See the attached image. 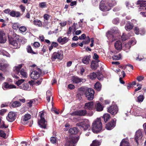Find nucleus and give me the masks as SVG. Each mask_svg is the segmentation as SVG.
I'll return each instance as SVG.
<instances>
[{
	"mask_svg": "<svg viewBox=\"0 0 146 146\" xmlns=\"http://www.w3.org/2000/svg\"><path fill=\"white\" fill-rule=\"evenodd\" d=\"M92 126V130L94 133H97L100 131L102 128V123L100 118H97L94 122Z\"/></svg>",
	"mask_w": 146,
	"mask_h": 146,
	"instance_id": "nucleus-1",
	"label": "nucleus"
},
{
	"mask_svg": "<svg viewBox=\"0 0 146 146\" xmlns=\"http://www.w3.org/2000/svg\"><path fill=\"white\" fill-rule=\"evenodd\" d=\"M22 66L21 64L19 65L18 66H16L14 67L13 70L21 77L27 78V75L24 69H22L20 71H19Z\"/></svg>",
	"mask_w": 146,
	"mask_h": 146,
	"instance_id": "nucleus-2",
	"label": "nucleus"
},
{
	"mask_svg": "<svg viewBox=\"0 0 146 146\" xmlns=\"http://www.w3.org/2000/svg\"><path fill=\"white\" fill-rule=\"evenodd\" d=\"M76 125L81 130L86 131L90 127V124L88 119H85L83 121L77 123Z\"/></svg>",
	"mask_w": 146,
	"mask_h": 146,
	"instance_id": "nucleus-3",
	"label": "nucleus"
},
{
	"mask_svg": "<svg viewBox=\"0 0 146 146\" xmlns=\"http://www.w3.org/2000/svg\"><path fill=\"white\" fill-rule=\"evenodd\" d=\"M79 139V136L70 137L66 143L65 146H75Z\"/></svg>",
	"mask_w": 146,
	"mask_h": 146,
	"instance_id": "nucleus-4",
	"label": "nucleus"
},
{
	"mask_svg": "<svg viewBox=\"0 0 146 146\" xmlns=\"http://www.w3.org/2000/svg\"><path fill=\"white\" fill-rule=\"evenodd\" d=\"M44 113H41L40 115V120L38 121V124L42 128H45L46 127L47 122L45 120L44 117Z\"/></svg>",
	"mask_w": 146,
	"mask_h": 146,
	"instance_id": "nucleus-5",
	"label": "nucleus"
},
{
	"mask_svg": "<svg viewBox=\"0 0 146 146\" xmlns=\"http://www.w3.org/2000/svg\"><path fill=\"white\" fill-rule=\"evenodd\" d=\"M63 52L61 50H60L57 52H54L52 54L51 59L52 60L57 59L61 60L63 58Z\"/></svg>",
	"mask_w": 146,
	"mask_h": 146,
	"instance_id": "nucleus-6",
	"label": "nucleus"
},
{
	"mask_svg": "<svg viewBox=\"0 0 146 146\" xmlns=\"http://www.w3.org/2000/svg\"><path fill=\"white\" fill-rule=\"evenodd\" d=\"M94 90L90 88H88L86 92L85 95L87 99L89 100H92L94 97Z\"/></svg>",
	"mask_w": 146,
	"mask_h": 146,
	"instance_id": "nucleus-7",
	"label": "nucleus"
},
{
	"mask_svg": "<svg viewBox=\"0 0 146 146\" xmlns=\"http://www.w3.org/2000/svg\"><path fill=\"white\" fill-rule=\"evenodd\" d=\"M99 7L100 9L104 11H108L110 9V7L108 5V3L105 2V0H102L101 2Z\"/></svg>",
	"mask_w": 146,
	"mask_h": 146,
	"instance_id": "nucleus-8",
	"label": "nucleus"
},
{
	"mask_svg": "<svg viewBox=\"0 0 146 146\" xmlns=\"http://www.w3.org/2000/svg\"><path fill=\"white\" fill-rule=\"evenodd\" d=\"M108 111L113 115L117 114L118 111V108L116 105H112L108 108Z\"/></svg>",
	"mask_w": 146,
	"mask_h": 146,
	"instance_id": "nucleus-9",
	"label": "nucleus"
},
{
	"mask_svg": "<svg viewBox=\"0 0 146 146\" xmlns=\"http://www.w3.org/2000/svg\"><path fill=\"white\" fill-rule=\"evenodd\" d=\"M86 114L87 111L86 110H79L76 111L72 113H70V115L72 116H84Z\"/></svg>",
	"mask_w": 146,
	"mask_h": 146,
	"instance_id": "nucleus-10",
	"label": "nucleus"
},
{
	"mask_svg": "<svg viewBox=\"0 0 146 146\" xmlns=\"http://www.w3.org/2000/svg\"><path fill=\"white\" fill-rule=\"evenodd\" d=\"M142 136V130L139 129L136 132L135 139L137 145L139 143L138 141L141 139Z\"/></svg>",
	"mask_w": 146,
	"mask_h": 146,
	"instance_id": "nucleus-11",
	"label": "nucleus"
},
{
	"mask_svg": "<svg viewBox=\"0 0 146 146\" xmlns=\"http://www.w3.org/2000/svg\"><path fill=\"white\" fill-rule=\"evenodd\" d=\"M16 114L15 112H10L9 113L8 116L6 117L7 119L10 122L13 121L16 118Z\"/></svg>",
	"mask_w": 146,
	"mask_h": 146,
	"instance_id": "nucleus-12",
	"label": "nucleus"
},
{
	"mask_svg": "<svg viewBox=\"0 0 146 146\" xmlns=\"http://www.w3.org/2000/svg\"><path fill=\"white\" fill-rule=\"evenodd\" d=\"M118 29L116 27H114L110 31H108L106 34V36L108 39H111L113 37L112 33H117Z\"/></svg>",
	"mask_w": 146,
	"mask_h": 146,
	"instance_id": "nucleus-13",
	"label": "nucleus"
},
{
	"mask_svg": "<svg viewBox=\"0 0 146 146\" xmlns=\"http://www.w3.org/2000/svg\"><path fill=\"white\" fill-rule=\"evenodd\" d=\"M116 119H112L107 124L106 126V128L108 130H110L113 128L115 126L116 124Z\"/></svg>",
	"mask_w": 146,
	"mask_h": 146,
	"instance_id": "nucleus-14",
	"label": "nucleus"
},
{
	"mask_svg": "<svg viewBox=\"0 0 146 146\" xmlns=\"http://www.w3.org/2000/svg\"><path fill=\"white\" fill-rule=\"evenodd\" d=\"M94 104L93 102L91 101L85 104L84 108L85 109L92 110L94 108Z\"/></svg>",
	"mask_w": 146,
	"mask_h": 146,
	"instance_id": "nucleus-15",
	"label": "nucleus"
},
{
	"mask_svg": "<svg viewBox=\"0 0 146 146\" xmlns=\"http://www.w3.org/2000/svg\"><path fill=\"white\" fill-rule=\"evenodd\" d=\"M39 73L36 70H33L30 74L31 78L34 79H37L40 77Z\"/></svg>",
	"mask_w": 146,
	"mask_h": 146,
	"instance_id": "nucleus-16",
	"label": "nucleus"
},
{
	"mask_svg": "<svg viewBox=\"0 0 146 146\" xmlns=\"http://www.w3.org/2000/svg\"><path fill=\"white\" fill-rule=\"evenodd\" d=\"M2 88L4 90H5L7 89L15 88L16 87L14 85L9 84L7 82H5L2 85Z\"/></svg>",
	"mask_w": 146,
	"mask_h": 146,
	"instance_id": "nucleus-17",
	"label": "nucleus"
},
{
	"mask_svg": "<svg viewBox=\"0 0 146 146\" xmlns=\"http://www.w3.org/2000/svg\"><path fill=\"white\" fill-rule=\"evenodd\" d=\"M31 117V116L30 114H25L22 117L21 119L22 123L24 124L26 123L28 121Z\"/></svg>",
	"mask_w": 146,
	"mask_h": 146,
	"instance_id": "nucleus-18",
	"label": "nucleus"
},
{
	"mask_svg": "<svg viewBox=\"0 0 146 146\" xmlns=\"http://www.w3.org/2000/svg\"><path fill=\"white\" fill-rule=\"evenodd\" d=\"M105 2L108 3V5L110 8L116 5V2L114 0H105Z\"/></svg>",
	"mask_w": 146,
	"mask_h": 146,
	"instance_id": "nucleus-19",
	"label": "nucleus"
},
{
	"mask_svg": "<svg viewBox=\"0 0 146 146\" xmlns=\"http://www.w3.org/2000/svg\"><path fill=\"white\" fill-rule=\"evenodd\" d=\"M9 15L12 17H18L20 16L21 14L19 12L12 11L10 12Z\"/></svg>",
	"mask_w": 146,
	"mask_h": 146,
	"instance_id": "nucleus-20",
	"label": "nucleus"
},
{
	"mask_svg": "<svg viewBox=\"0 0 146 146\" xmlns=\"http://www.w3.org/2000/svg\"><path fill=\"white\" fill-rule=\"evenodd\" d=\"M57 41L59 43H61L62 44H64L66 43L68 41V39L66 37L63 38L60 37L58 39Z\"/></svg>",
	"mask_w": 146,
	"mask_h": 146,
	"instance_id": "nucleus-21",
	"label": "nucleus"
},
{
	"mask_svg": "<svg viewBox=\"0 0 146 146\" xmlns=\"http://www.w3.org/2000/svg\"><path fill=\"white\" fill-rule=\"evenodd\" d=\"M83 79L80 78L77 76L74 77L72 78V81L74 83L78 84L82 82Z\"/></svg>",
	"mask_w": 146,
	"mask_h": 146,
	"instance_id": "nucleus-22",
	"label": "nucleus"
},
{
	"mask_svg": "<svg viewBox=\"0 0 146 146\" xmlns=\"http://www.w3.org/2000/svg\"><path fill=\"white\" fill-rule=\"evenodd\" d=\"M115 47L117 50H120L122 48V43L120 41H117L115 43Z\"/></svg>",
	"mask_w": 146,
	"mask_h": 146,
	"instance_id": "nucleus-23",
	"label": "nucleus"
},
{
	"mask_svg": "<svg viewBox=\"0 0 146 146\" xmlns=\"http://www.w3.org/2000/svg\"><path fill=\"white\" fill-rule=\"evenodd\" d=\"M96 110L98 111H102L103 109V108L102 105L98 102H97L95 105Z\"/></svg>",
	"mask_w": 146,
	"mask_h": 146,
	"instance_id": "nucleus-24",
	"label": "nucleus"
},
{
	"mask_svg": "<svg viewBox=\"0 0 146 146\" xmlns=\"http://www.w3.org/2000/svg\"><path fill=\"white\" fill-rule=\"evenodd\" d=\"M133 27V26L132 23L128 22L126 24L125 26V28L127 31H129L132 29Z\"/></svg>",
	"mask_w": 146,
	"mask_h": 146,
	"instance_id": "nucleus-25",
	"label": "nucleus"
},
{
	"mask_svg": "<svg viewBox=\"0 0 146 146\" xmlns=\"http://www.w3.org/2000/svg\"><path fill=\"white\" fill-rule=\"evenodd\" d=\"M21 89L25 90H29L31 89V88L29 86V85L27 84H22L19 86Z\"/></svg>",
	"mask_w": 146,
	"mask_h": 146,
	"instance_id": "nucleus-26",
	"label": "nucleus"
},
{
	"mask_svg": "<svg viewBox=\"0 0 146 146\" xmlns=\"http://www.w3.org/2000/svg\"><path fill=\"white\" fill-rule=\"evenodd\" d=\"M77 25V23H74L73 25L72 26V27L73 29V33L75 32V34L76 35H78L81 33V32L80 30H77L76 31V30L77 29V28L76 27V26Z\"/></svg>",
	"mask_w": 146,
	"mask_h": 146,
	"instance_id": "nucleus-27",
	"label": "nucleus"
},
{
	"mask_svg": "<svg viewBox=\"0 0 146 146\" xmlns=\"http://www.w3.org/2000/svg\"><path fill=\"white\" fill-rule=\"evenodd\" d=\"M36 100L35 99L27 100L26 102L27 106L29 107H31L32 106V105L35 103Z\"/></svg>",
	"mask_w": 146,
	"mask_h": 146,
	"instance_id": "nucleus-28",
	"label": "nucleus"
},
{
	"mask_svg": "<svg viewBox=\"0 0 146 146\" xmlns=\"http://www.w3.org/2000/svg\"><path fill=\"white\" fill-rule=\"evenodd\" d=\"M78 130L76 127L70 128L69 130V132L71 134H75L77 133Z\"/></svg>",
	"mask_w": 146,
	"mask_h": 146,
	"instance_id": "nucleus-29",
	"label": "nucleus"
},
{
	"mask_svg": "<svg viewBox=\"0 0 146 146\" xmlns=\"http://www.w3.org/2000/svg\"><path fill=\"white\" fill-rule=\"evenodd\" d=\"M120 146H130L128 141L125 139H123L120 143Z\"/></svg>",
	"mask_w": 146,
	"mask_h": 146,
	"instance_id": "nucleus-30",
	"label": "nucleus"
},
{
	"mask_svg": "<svg viewBox=\"0 0 146 146\" xmlns=\"http://www.w3.org/2000/svg\"><path fill=\"white\" fill-rule=\"evenodd\" d=\"M97 62H96L95 61H92L91 64V67L94 70H96L98 65Z\"/></svg>",
	"mask_w": 146,
	"mask_h": 146,
	"instance_id": "nucleus-31",
	"label": "nucleus"
},
{
	"mask_svg": "<svg viewBox=\"0 0 146 146\" xmlns=\"http://www.w3.org/2000/svg\"><path fill=\"white\" fill-rule=\"evenodd\" d=\"M3 33L2 31H0V43H4L6 41V40L3 37Z\"/></svg>",
	"mask_w": 146,
	"mask_h": 146,
	"instance_id": "nucleus-32",
	"label": "nucleus"
},
{
	"mask_svg": "<svg viewBox=\"0 0 146 146\" xmlns=\"http://www.w3.org/2000/svg\"><path fill=\"white\" fill-rule=\"evenodd\" d=\"M101 85L99 82H97L95 84L94 87L98 91H100L101 88Z\"/></svg>",
	"mask_w": 146,
	"mask_h": 146,
	"instance_id": "nucleus-33",
	"label": "nucleus"
},
{
	"mask_svg": "<svg viewBox=\"0 0 146 146\" xmlns=\"http://www.w3.org/2000/svg\"><path fill=\"white\" fill-rule=\"evenodd\" d=\"M82 62L84 64H88L90 61V57L89 56H85L82 60Z\"/></svg>",
	"mask_w": 146,
	"mask_h": 146,
	"instance_id": "nucleus-34",
	"label": "nucleus"
},
{
	"mask_svg": "<svg viewBox=\"0 0 146 146\" xmlns=\"http://www.w3.org/2000/svg\"><path fill=\"white\" fill-rule=\"evenodd\" d=\"M21 105V103L19 102L15 101L12 103L11 106L15 108L19 107Z\"/></svg>",
	"mask_w": 146,
	"mask_h": 146,
	"instance_id": "nucleus-35",
	"label": "nucleus"
},
{
	"mask_svg": "<svg viewBox=\"0 0 146 146\" xmlns=\"http://www.w3.org/2000/svg\"><path fill=\"white\" fill-rule=\"evenodd\" d=\"M101 143L98 140H94L92 143L91 144L90 146H98L100 145Z\"/></svg>",
	"mask_w": 146,
	"mask_h": 146,
	"instance_id": "nucleus-36",
	"label": "nucleus"
},
{
	"mask_svg": "<svg viewBox=\"0 0 146 146\" xmlns=\"http://www.w3.org/2000/svg\"><path fill=\"white\" fill-rule=\"evenodd\" d=\"M105 122H106L110 118V115L108 113L105 114L103 116Z\"/></svg>",
	"mask_w": 146,
	"mask_h": 146,
	"instance_id": "nucleus-37",
	"label": "nucleus"
},
{
	"mask_svg": "<svg viewBox=\"0 0 146 146\" xmlns=\"http://www.w3.org/2000/svg\"><path fill=\"white\" fill-rule=\"evenodd\" d=\"M10 43L11 44L14 46V48H19L17 42L16 40H13L11 41Z\"/></svg>",
	"mask_w": 146,
	"mask_h": 146,
	"instance_id": "nucleus-38",
	"label": "nucleus"
},
{
	"mask_svg": "<svg viewBox=\"0 0 146 146\" xmlns=\"http://www.w3.org/2000/svg\"><path fill=\"white\" fill-rule=\"evenodd\" d=\"M137 3L140 5L141 6H146V1L139 0L137 1Z\"/></svg>",
	"mask_w": 146,
	"mask_h": 146,
	"instance_id": "nucleus-39",
	"label": "nucleus"
},
{
	"mask_svg": "<svg viewBox=\"0 0 146 146\" xmlns=\"http://www.w3.org/2000/svg\"><path fill=\"white\" fill-rule=\"evenodd\" d=\"M34 24L38 27H40L42 25V23L40 21L37 19L34 20Z\"/></svg>",
	"mask_w": 146,
	"mask_h": 146,
	"instance_id": "nucleus-40",
	"label": "nucleus"
},
{
	"mask_svg": "<svg viewBox=\"0 0 146 146\" xmlns=\"http://www.w3.org/2000/svg\"><path fill=\"white\" fill-rule=\"evenodd\" d=\"M121 57V54H119L118 55H114L112 57L113 59L114 60H117L120 59Z\"/></svg>",
	"mask_w": 146,
	"mask_h": 146,
	"instance_id": "nucleus-41",
	"label": "nucleus"
},
{
	"mask_svg": "<svg viewBox=\"0 0 146 146\" xmlns=\"http://www.w3.org/2000/svg\"><path fill=\"white\" fill-rule=\"evenodd\" d=\"M57 141V138L55 136L52 137L50 138V142L52 144L56 143Z\"/></svg>",
	"mask_w": 146,
	"mask_h": 146,
	"instance_id": "nucleus-42",
	"label": "nucleus"
},
{
	"mask_svg": "<svg viewBox=\"0 0 146 146\" xmlns=\"http://www.w3.org/2000/svg\"><path fill=\"white\" fill-rule=\"evenodd\" d=\"M52 96L51 92L49 91H48L46 92V100L48 102L50 100V97Z\"/></svg>",
	"mask_w": 146,
	"mask_h": 146,
	"instance_id": "nucleus-43",
	"label": "nucleus"
},
{
	"mask_svg": "<svg viewBox=\"0 0 146 146\" xmlns=\"http://www.w3.org/2000/svg\"><path fill=\"white\" fill-rule=\"evenodd\" d=\"M7 66V65L1 62L0 61V70H4Z\"/></svg>",
	"mask_w": 146,
	"mask_h": 146,
	"instance_id": "nucleus-44",
	"label": "nucleus"
},
{
	"mask_svg": "<svg viewBox=\"0 0 146 146\" xmlns=\"http://www.w3.org/2000/svg\"><path fill=\"white\" fill-rule=\"evenodd\" d=\"M27 50L28 53L35 54L36 53L33 51L32 50V48L30 46H27Z\"/></svg>",
	"mask_w": 146,
	"mask_h": 146,
	"instance_id": "nucleus-45",
	"label": "nucleus"
},
{
	"mask_svg": "<svg viewBox=\"0 0 146 146\" xmlns=\"http://www.w3.org/2000/svg\"><path fill=\"white\" fill-rule=\"evenodd\" d=\"M8 127L7 126H6L5 124V122L0 118V127L1 128H6Z\"/></svg>",
	"mask_w": 146,
	"mask_h": 146,
	"instance_id": "nucleus-46",
	"label": "nucleus"
},
{
	"mask_svg": "<svg viewBox=\"0 0 146 146\" xmlns=\"http://www.w3.org/2000/svg\"><path fill=\"white\" fill-rule=\"evenodd\" d=\"M144 99V97L142 95H141L137 97V102H143Z\"/></svg>",
	"mask_w": 146,
	"mask_h": 146,
	"instance_id": "nucleus-47",
	"label": "nucleus"
},
{
	"mask_svg": "<svg viewBox=\"0 0 146 146\" xmlns=\"http://www.w3.org/2000/svg\"><path fill=\"white\" fill-rule=\"evenodd\" d=\"M98 79L99 80H103V76L102 73L100 72L97 73V76Z\"/></svg>",
	"mask_w": 146,
	"mask_h": 146,
	"instance_id": "nucleus-48",
	"label": "nucleus"
},
{
	"mask_svg": "<svg viewBox=\"0 0 146 146\" xmlns=\"http://www.w3.org/2000/svg\"><path fill=\"white\" fill-rule=\"evenodd\" d=\"M0 136L4 138H6L7 137L6 133L3 131L1 130H0Z\"/></svg>",
	"mask_w": 146,
	"mask_h": 146,
	"instance_id": "nucleus-49",
	"label": "nucleus"
},
{
	"mask_svg": "<svg viewBox=\"0 0 146 146\" xmlns=\"http://www.w3.org/2000/svg\"><path fill=\"white\" fill-rule=\"evenodd\" d=\"M97 76V73L96 74L94 72L91 73L90 75V78L92 80L95 79Z\"/></svg>",
	"mask_w": 146,
	"mask_h": 146,
	"instance_id": "nucleus-50",
	"label": "nucleus"
},
{
	"mask_svg": "<svg viewBox=\"0 0 146 146\" xmlns=\"http://www.w3.org/2000/svg\"><path fill=\"white\" fill-rule=\"evenodd\" d=\"M24 81V80L21 79L16 81L15 83L19 87L21 85V84H22Z\"/></svg>",
	"mask_w": 146,
	"mask_h": 146,
	"instance_id": "nucleus-51",
	"label": "nucleus"
},
{
	"mask_svg": "<svg viewBox=\"0 0 146 146\" xmlns=\"http://www.w3.org/2000/svg\"><path fill=\"white\" fill-rule=\"evenodd\" d=\"M1 53L3 56H5L7 57H10V55L7 51L3 50L1 52Z\"/></svg>",
	"mask_w": 146,
	"mask_h": 146,
	"instance_id": "nucleus-52",
	"label": "nucleus"
},
{
	"mask_svg": "<svg viewBox=\"0 0 146 146\" xmlns=\"http://www.w3.org/2000/svg\"><path fill=\"white\" fill-rule=\"evenodd\" d=\"M93 58L94 59L96 60L97 62H100V61L98 60L99 56L96 53H95L94 54V55L93 56Z\"/></svg>",
	"mask_w": 146,
	"mask_h": 146,
	"instance_id": "nucleus-53",
	"label": "nucleus"
},
{
	"mask_svg": "<svg viewBox=\"0 0 146 146\" xmlns=\"http://www.w3.org/2000/svg\"><path fill=\"white\" fill-rule=\"evenodd\" d=\"M129 38V37L124 33H123L121 36V39L123 40H125Z\"/></svg>",
	"mask_w": 146,
	"mask_h": 146,
	"instance_id": "nucleus-54",
	"label": "nucleus"
},
{
	"mask_svg": "<svg viewBox=\"0 0 146 146\" xmlns=\"http://www.w3.org/2000/svg\"><path fill=\"white\" fill-rule=\"evenodd\" d=\"M131 45L130 44L127 43L125 44L124 46H123V48L126 50L129 49L131 47Z\"/></svg>",
	"mask_w": 146,
	"mask_h": 146,
	"instance_id": "nucleus-55",
	"label": "nucleus"
},
{
	"mask_svg": "<svg viewBox=\"0 0 146 146\" xmlns=\"http://www.w3.org/2000/svg\"><path fill=\"white\" fill-rule=\"evenodd\" d=\"M131 46L133 45L136 43V41L134 39H133L130 40L128 43Z\"/></svg>",
	"mask_w": 146,
	"mask_h": 146,
	"instance_id": "nucleus-56",
	"label": "nucleus"
},
{
	"mask_svg": "<svg viewBox=\"0 0 146 146\" xmlns=\"http://www.w3.org/2000/svg\"><path fill=\"white\" fill-rule=\"evenodd\" d=\"M19 30L20 31L23 32H25L26 31L27 29L25 27L21 26L19 27Z\"/></svg>",
	"mask_w": 146,
	"mask_h": 146,
	"instance_id": "nucleus-57",
	"label": "nucleus"
},
{
	"mask_svg": "<svg viewBox=\"0 0 146 146\" xmlns=\"http://www.w3.org/2000/svg\"><path fill=\"white\" fill-rule=\"evenodd\" d=\"M39 6L41 8H44L46 7V4L45 2H42L39 3Z\"/></svg>",
	"mask_w": 146,
	"mask_h": 146,
	"instance_id": "nucleus-58",
	"label": "nucleus"
},
{
	"mask_svg": "<svg viewBox=\"0 0 146 146\" xmlns=\"http://www.w3.org/2000/svg\"><path fill=\"white\" fill-rule=\"evenodd\" d=\"M90 41V38L89 36L86 37V40L84 41V44H88Z\"/></svg>",
	"mask_w": 146,
	"mask_h": 146,
	"instance_id": "nucleus-59",
	"label": "nucleus"
},
{
	"mask_svg": "<svg viewBox=\"0 0 146 146\" xmlns=\"http://www.w3.org/2000/svg\"><path fill=\"white\" fill-rule=\"evenodd\" d=\"M112 22L114 24H117L119 22V19L118 18L114 19L112 21Z\"/></svg>",
	"mask_w": 146,
	"mask_h": 146,
	"instance_id": "nucleus-60",
	"label": "nucleus"
},
{
	"mask_svg": "<svg viewBox=\"0 0 146 146\" xmlns=\"http://www.w3.org/2000/svg\"><path fill=\"white\" fill-rule=\"evenodd\" d=\"M134 31L135 33L137 35H138L139 33V29L137 27H135L134 28Z\"/></svg>",
	"mask_w": 146,
	"mask_h": 146,
	"instance_id": "nucleus-61",
	"label": "nucleus"
},
{
	"mask_svg": "<svg viewBox=\"0 0 146 146\" xmlns=\"http://www.w3.org/2000/svg\"><path fill=\"white\" fill-rule=\"evenodd\" d=\"M33 45L35 47L38 48V47L40 46V44L39 43L37 42H35L33 44Z\"/></svg>",
	"mask_w": 146,
	"mask_h": 146,
	"instance_id": "nucleus-62",
	"label": "nucleus"
},
{
	"mask_svg": "<svg viewBox=\"0 0 146 146\" xmlns=\"http://www.w3.org/2000/svg\"><path fill=\"white\" fill-rule=\"evenodd\" d=\"M12 27L13 29H16L19 28V27L17 23H15L13 24Z\"/></svg>",
	"mask_w": 146,
	"mask_h": 146,
	"instance_id": "nucleus-63",
	"label": "nucleus"
},
{
	"mask_svg": "<svg viewBox=\"0 0 146 146\" xmlns=\"http://www.w3.org/2000/svg\"><path fill=\"white\" fill-rule=\"evenodd\" d=\"M137 79L138 81L140 82L143 80L144 79V77L142 76H138L137 77Z\"/></svg>",
	"mask_w": 146,
	"mask_h": 146,
	"instance_id": "nucleus-64",
	"label": "nucleus"
}]
</instances>
